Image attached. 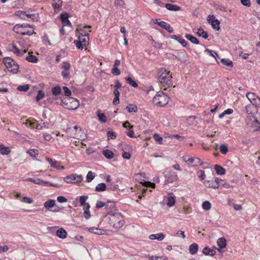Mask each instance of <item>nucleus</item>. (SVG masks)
<instances>
[{
  "label": "nucleus",
  "mask_w": 260,
  "mask_h": 260,
  "mask_svg": "<svg viewBox=\"0 0 260 260\" xmlns=\"http://www.w3.org/2000/svg\"><path fill=\"white\" fill-rule=\"evenodd\" d=\"M106 215L108 223L113 228L119 229L125 224L124 217L117 210L115 202H111L106 205Z\"/></svg>",
  "instance_id": "f257e3e1"
},
{
  "label": "nucleus",
  "mask_w": 260,
  "mask_h": 260,
  "mask_svg": "<svg viewBox=\"0 0 260 260\" xmlns=\"http://www.w3.org/2000/svg\"><path fill=\"white\" fill-rule=\"evenodd\" d=\"M13 30L17 34L22 35L30 36L34 33L33 27L27 23L16 24L14 26Z\"/></svg>",
  "instance_id": "f03ea898"
},
{
  "label": "nucleus",
  "mask_w": 260,
  "mask_h": 260,
  "mask_svg": "<svg viewBox=\"0 0 260 260\" xmlns=\"http://www.w3.org/2000/svg\"><path fill=\"white\" fill-rule=\"evenodd\" d=\"M170 98L162 91H158L153 97V103L158 107H164L169 102Z\"/></svg>",
  "instance_id": "7ed1b4c3"
},
{
  "label": "nucleus",
  "mask_w": 260,
  "mask_h": 260,
  "mask_svg": "<svg viewBox=\"0 0 260 260\" xmlns=\"http://www.w3.org/2000/svg\"><path fill=\"white\" fill-rule=\"evenodd\" d=\"M62 106L69 110L77 109L79 106V102L72 97H66L61 101Z\"/></svg>",
  "instance_id": "20e7f679"
},
{
  "label": "nucleus",
  "mask_w": 260,
  "mask_h": 260,
  "mask_svg": "<svg viewBox=\"0 0 260 260\" xmlns=\"http://www.w3.org/2000/svg\"><path fill=\"white\" fill-rule=\"evenodd\" d=\"M90 28L91 26L89 25L84 26L78 28L77 30L78 31L79 41H80L84 46L88 45L89 41L88 34L86 31V29Z\"/></svg>",
  "instance_id": "39448f33"
},
{
  "label": "nucleus",
  "mask_w": 260,
  "mask_h": 260,
  "mask_svg": "<svg viewBox=\"0 0 260 260\" xmlns=\"http://www.w3.org/2000/svg\"><path fill=\"white\" fill-rule=\"evenodd\" d=\"M3 62L8 70L13 73L16 74L19 70V66L17 62L10 57H6L3 59Z\"/></svg>",
  "instance_id": "423d86ee"
},
{
  "label": "nucleus",
  "mask_w": 260,
  "mask_h": 260,
  "mask_svg": "<svg viewBox=\"0 0 260 260\" xmlns=\"http://www.w3.org/2000/svg\"><path fill=\"white\" fill-rule=\"evenodd\" d=\"M19 45L22 48L21 50L19 49L16 45H11V51L14 52L17 56H21L25 53L28 48V45L24 40L20 39L18 42Z\"/></svg>",
  "instance_id": "0eeeda50"
},
{
  "label": "nucleus",
  "mask_w": 260,
  "mask_h": 260,
  "mask_svg": "<svg viewBox=\"0 0 260 260\" xmlns=\"http://www.w3.org/2000/svg\"><path fill=\"white\" fill-rule=\"evenodd\" d=\"M182 159L188 165H192L193 167L201 166L204 165L203 161L200 158L189 155H183Z\"/></svg>",
  "instance_id": "6e6552de"
},
{
  "label": "nucleus",
  "mask_w": 260,
  "mask_h": 260,
  "mask_svg": "<svg viewBox=\"0 0 260 260\" xmlns=\"http://www.w3.org/2000/svg\"><path fill=\"white\" fill-rule=\"evenodd\" d=\"M159 81H170L172 79V76L170 72L164 68L160 69L157 74Z\"/></svg>",
  "instance_id": "1a4fd4ad"
},
{
  "label": "nucleus",
  "mask_w": 260,
  "mask_h": 260,
  "mask_svg": "<svg viewBox=\"0 0 260 260\" xmlns=\"http://www.w3.org/2000/svg\"><path fill=\"white\" fill-rule=\"evenodd\" d=\"M222 181L219 178L215 177L214 179L211 180H206L203 182L205 186L214 189H217L219 186L220 181Z\"/></svg>",
  "instance_id": "9d476101"
},
{
  "label": "nucleus",
  "mask_w": 260,
  "mask_h": 260,
  "mask_svg": "<svg viewBox=\"0 0 260 260\" xmlns=\"http://www.w3.org/2000/svg\"><path fill=\"white\" fill-rule=\"evenodd\" d=\"M83 178L81 175L73 174L64 178V180L68 183H77L81 182Z\"/></svg>",
  "instance_id": "9b49d317"
},
{
  "label": "nucleus",
  "mask_w": 260,
  "mask_h": 260,
  "mask_svg": "<svg viewBox=\"0 0 260 260\" xmlns=\"http://www.w3.org/2000/svg\"><path fill=\"white\" fill-rule=\"evenodd\" d=\"M46 160L49 162L52 168L57 170H64V167L61 165L60 161H56L49 157L46 158Z\"/></svg>",
  "instance_id": "f8f14e48"
},
{
  "label": "nucleus",
  "mask_w": 260,
  "mask_h": 260,
  "mask_svg": "<svg viewBox=\"0 0 260 260\" xmlns=\"http://www.w3.org/2000/svg\"><path fill=\"white\" fill-rule=\"evenodd\" d=\"M28 180L29 181L33 182L37 184H41V185H46L48 186H54V187H58L59 186V185L57 184H53V183H50L49 182L44 181L39 178H37V179L29 178Z\"/></svg>",
  "instance_id": "ddd939ff"
},
{
  "label": "nucleus",
  "mask_w": 260,
  "mask_h": 260,
  "mask_svg": "<svg viewBox=\"0 0 260 260\" xmlns=\"http://www.w3.org/2000/svg\"><path fill=\"white\" fill-rule=\"evenodd\" d=\"M207 21L209 23L211 24L213 28L216 29L217 30L220 29V22L219 20L215 19V17L213 15H208L207 17Z\"/></svg>",
  "instance_id": "4468645a"
},
{
  "label": "nucleus",
  "mask_w": 260,
  "mask_h": 260,
  "mask_svg": "<svg viewBox=\"0 0 260 260\" xmlns=\"http://www.w3.org/2000/svg\"><path fill=\"white\" fill-rule=\"evenodd\" d=\"M55 205V201L54 200H49L45 202L44 204V207L50 211L53 212H58L60 210V209L57 207V208H55L54 210H51V209Z\"/></svg>",
  "instance_id": "2eb2a0df"
},
{
  "label": "nucleus",
  "mask_w": 260,
  "mask_h": 260,
  "mask_svg": "<svg viewBox=\"0 0 260 260\" xmlns=\"http://www.w3.org/2000/svg\"><path fill=\"white\" fill-rule=\"evenodd\" d=\"M79 127L76 125L72 127L68 128L67 130V136L69 138L78 139L77 131Z\"/></svg>",
  "instance_id": "dca6fc26"
},
{
  "label": "nucleus",
  "mask_w": 260,
  "mask_h": 260,
  "mask_svg": "<svg viewBox=\"0 0 260 260\" xmlns=\"http://www.w3.org/2000/svg\"><path fill=\"white\" fill-rule=\"evenodd\" d=\"M165 200L167 202V205L168 207H172L175 205L176 202V197L173 193L169 194L165 197Z\"/></svg>",
  "instance_id": "f3484780"
},
{
  "label": "nucleus",
  "mask_w": 260,
  "mask_h": 260,
  "mask_svg": "<svg viewBox=\"0 0 260 260\" xmlns=\"http://www.w3.org/2000/svg\"><path fill=\"white\" fill-rule=\"evenodd\" d=\"M246 97L252 104L254 105H260V103H258L256 100L257 95L255 93L253 92H248L246 94Z\"/></svg>",
  "instance_id": "a211bd4d"
},
{
  "label": "nucleus",
  "mask_w": 260,
  "mask_h": 260,
  "mask_svg": "<svg viewBox=\"0 0 260 260\" xmlns=\"http://www.w3.org/2000/svg\"><path fill=\"white\" fill-rule=\"evenodd\" d=\"M60 17L62 21V25L63 27L66 26H71V23L69 20V15L68 13L61 14Z\"/></svg>",
  "instance_id": "6ab92c4d"
},
{
  "label": "nucleus",
  "mask_w": 260,
  "mask_h": 260,
  "mask_svg": "<svg viewBox=\"0 0 260 260\" xmlns=\"http://www.w3.org/2000/svg\"><path fill=\"white\" fill-rule=\"evenodd\" d=\"M88 231L91 233L99 235H104L106 233V231L105 230L101 229L95 227L88 228Z\"/></svg>",
  "instance_id": "aec40b11"
},
{
  "label": "nucleus",
  "mask_w": 260,
  "mask_h": 260,
  "mask_svg": "<svg viewBox=\"0 0 260 260\" xmlns=\"http://www.w3.org/2000/svg\"><path fill=\"white\" fill-rule=\"evenodd\" d=\"M217 244L219 247V248L217 249V250L219 251L220 249L226 247L227 245L226 240L224 238L221 237L217 240Z\"/></svg>",
  "instance_id": "412c9836"
},
{
  "label": "nucleus",
  "mask_w": 260,
  "mask_h": 260,
  "mask_svg": "<svg viewBox=\"0 0 260 260\" xmlns=\"http://www.w3.org/2000/svg\"><path fill=\"white\" fill-rule=\"evenodd\" d=\"M153 4H154L153 8L156 11H159V7H160V8L165 7L166 4H165L164 3H162L160 0H153Z\"/></svg>",
  "instance_id": "4be33fe9"
},
{
  "label": "nucleus",
  "mask_w": 260,
  "mask_h": 260,
  "mask_svg": "<svg viewBox=\"0 0 260 260\" xmlns=\"http://www.w3.org/2000/svg\"><path fill=\"white\" fill-rule=\"evenodd\" d=\"M37 123V121L35 119L33 118H29L26 120L25 124L28 127L34 128H36Z\"/></svg>",
  "instance_id": "5701e85b"
},
{
  "label": "nucleus",
  "mask_w": 260,
  "mask_h": 260,
  "mask_svg": "<svg viewBox=\"0 0 260 260\" xmlns=\"http://www.w3.org/2000/svg\"><path fill=\"white\" fill-rule=\"evenodd\" d=\"M61 0H53L52 6L54 8L55 12L59 11L62 6Z\"/></svg>",
  "instance_id": "b1692460"
},
{
  "label": "nucleus",
  "mask_w": 260,
  "mask_h": 260,
  "mask_svg": "<svg viewBox=\"0 0 260 260\" xmlns=\"http://www.w3.org/2000/svg\"><path fill=\"white\" fill-rule=\"evenodd\" d=\"M165 236L164 234L161 233L155 234H152L149 236V239L151 240H157L158 241H162L164 238Z\"/></svg>",
  "instance_id": "393cba45"
},
{
  "label": "nucleus",
  "mask_w": 260,
  "mask_h": 260,
  "mask_svg": "<svg viewBox=\"0 0 260 260\" xmlns=\"http://www.w3.org/2000/svg\"><path fill=\"white\" fill-rule=\"evenodd\" d=\"M96 115L99 121L102 123H106L107 121V118L104 113H101L100 110H98L96 112Z\"/></svg>",
  "instance_id": "a878e982"
},
{
  "label": "nucleus",
  "mask_w": 260,
  "mask_h": 260,
  "mask_svg": "<svg viewBox=\"0 0 260 260\" xmlns=\"http://www.w3.org/2000/svg\"><path fill=\"white\" fill-rule=\"evenodd\" d=\"M56 236L61 239H65L67 236V233L63 228H59L56 233Z\"/></svg>",
  "instance_id": "bb28decb"
},
{
  "label": "nucleus",
  "mask_w": 260,
  "mask_h": 260,
  "mask_svg": "<svg viewBox=\"0 0 260 260\" xmlns=\"http://www.w3.org/2000/svg\"><path fill=\"white\" fill-rule=\"evenodd\" d=\"M113 93L115 95V98L113 101V104L115 105H117L119 103V95L120 93L118 89H115L113 91Z\"/></svg>",
  "instance_id": "cd10ccee"
},
{
  "label": "nucleus",
  "mask_w": 260,
  "mask_h": 260,
  "mask_svg": "<svg viewBox=\"0 0 260 260\" xmlns=\"http://www.w3.org/2000/svg\"><path fill=\"white\" fill-rule=\"evenodd\" d=\"M185 37L188 40H189L192 43L194 44H199V41L198 39L191 35V34H186L185 35Z\"/></svg>",
  "instance_id": "c85d7f7f"
},
{
  "label": "nucleus",
  "mask_w": 260,
  "mask_h": 260,
  "mask_svg": "<svg viewBox=\"0 0 260 260\" xmlns=\"http://www.w3.org/2000/svg\"><path fill=\"white\" fill-rule=\"evenodd\" d=\"M165 7L170 11H177L180 10V7L176 5L167 4Z\"/></svg>",
  "instance_id": "c756f323"
},
{
  "label": "nucleus",
  "mask_w": 260,
  "mask_h": 260,
  "mask_svg": "<svg viewBox=\"0 0 260 260\" xmlns=\"http://www.w3.org/2000/svg\"><path fill=\"white\" fill-rule=\"evenodd\" d=\"M198 250V245L196 243L191 244L189 247V251L191 254H195Z\"/></svg>",
  "instance_id": "7c9ffc66"
},
{
  "label": "nucleus",
  "mask_w": 260,
  "mask_h": 260,
  "mask_svg": "<svg viewBox=\"0 0 260 260\" xmlns=\"http://www.w3.org/2000/svg\"><path fill=\"white\" fill-rule=\"evenodd\" d=\"M9 147H5L4 145H0V153L2 155H7L10 152Z\"/></svg>",
  "instance_id": "2f4dec72"
},
{
  "label": "nucleus",
  "mask_w": 260,
  "mask_h": 260,
  "mask_svg": "<svg viewBox=\"0 0 260 260\" xmlns=\"http://www.w3.org/2000/svg\"><path fill=\"white\" fill-rule=\"evenodd\" d=\"M214 169H215L216 173L218 175H222L225 174V169L223 168H222V167H221L218 165H215L214 166Z\"/></svg>",
  "instance_id": "473e14b6"
},
{
  "label": "nucleus",
  "mask_w": 260,
  "mask_h": 260,
  "mask_svg": "<svg viewBox=\"0 0 260 260\" xmlns=\"http://www.w3.org/2000/svg\"><path fill=\"white\" fill-rule=\"evenodd\" d=\"M251 127L253 128V131H257L260 129V122L255 119L251 123Z\"/></svg>",
  "instance_id": "72a5a7b5"
},
{
  "label": "nucleus",
  "mask_w": 260,
  "mask_h": 260,
  "mask_svg": "<svg viewBox=\"0 0 260 260\" xmlns=\"http://www.w3.org/2000/svg\"><path fill=\"white\" fill-rule=\"evenodd\" d=\"M203 253L206 255H210L211 256H213L215 254L216 252L214 250L211 249L208 247H206L203 249Z\"/></svg>",
  "instance_id": "f704fd0d"
},
{
  "label": "nucleus",
  "mask_w": 260,
  "mask_h": 260,
  "mask_svg": "<svg viewBox=\"0 0 260 260\" xmlns=\"http://www.w3.org/2000/svg\"><path fill=\"white\" fill-rule=\"evenodd\" d=\"M128 113L137 112L138 111V107L135 105L129 104L125 108Z\"/></svg>",
  "instance_id": "c9c22d12"
},
{
  "label": "nucleus",
  "mask_w": 260,
  "mask_h": 260,
  "mask_svg": "<svg viewBox=\"0 0 260 260\" xmlns=\"http://www.w3.org/2000/svg\"><path fill=\"white\" fill-rule=\"evenodd\" d=\"M39 14L38 13H32V14H29L27 13L26 12V18L30 19L32 20H38L39 19ZM27 20V19H26Z\"/></svg>",
  "instance_id": "e433bc0d"
},
{
  "label": "nucleus",
  "mask_w": 260,
  "mask_h": 260,
  "mask_svg": "<svg viewBox=\"0 0 260 260\" xmlns=\"http://www.w3.org/2000/svg\"><path fill=\"white\" fill-rule=\"evenodd\" d=\"M106 185L104 183H101L98 184L95 188V190L98 192H101L106 190Z\"/></svg>",
  "instance_id": "4c0bfd02"
},
{
  "label": "nucleus",
  "mask_w": 260,
  "mask_h": 260,
  "mask_svg": "<svg viewBox=\"0 0 260 260\" xmlns=\"http://www.w3.org/2000/svg\"><path fill=\"white\" fill-rule=\"evenodd\" d=\"M103 155L108 159H111L114 157L113 152L109 149H106L103 151Z\"/></svg>",
  "instance_id": "58836bf2"
},
{
  "label": "nucleus",
  "mask_w": 260,
  "mask_h": 260,
  "mask_svg": "<svg viewBox=\"0 0 260 260\" xmlns=\"http://www.w3.org/2000/svg\"><path fill=\"white\" fill-rule=\"evenodd\" d=\"M197 34L198 36H199V37H201L205 39H207L208 37V34L207 33V32L204 31V30L202 28H200L198 29V31L197 32Z\"/></svg>",
  "instance_id": "ea45409f"
},
{
  "label": "nucleus",
  "mask_w": 260,
  "mask_h": 260,
  "mask_svg": "<svg viewBox=\"0 0 260 260\" xmlns=\"http://www.w3.org/2000/svg\"><path fill=\"white\" fill-rule=\"evenodd\" d=\"M25 59L27 61L32 63H36L38 60V58L36 56L31 54H29L28 56H27L25 57Z\"/></svg>",
  "instance_id": "a19ab883"
},
{
  "label": "nucleus",
  "mask_w": 260,
  "mask_h": 260,
  "mask_svg": "<svg viewBox=\"0 0 260 260\" xmlns=\"http://www.w3.org/2000/svg\"><path fill=\"white\" fill-rule=\"evenodd\" d=\"M221 62L224 66H226L230 68H232L233 67V63L232 60L229 59H221Z\"/></svg>",
  "instance_id": "79ce46f5"
},
{
  "label": "nucleus",
  "mask_w": 260,
  "mask_h": 260,
  "mask_svg": "<svg viewBox=\"0 0 260 260\" xmlns=\"http://www.w3.org/2000/svg\"><path fill=\"white\" fill-rule=\"evenodd\" d=\"M220 152L223 154H226L228 152V147L227 145L222 144L220 145L219 148Z\"/></svg>",
  "instance_id": "37998d69"
},
{
  "label": "nucleus",
  "mask_w": 260,
  "mask_h": 260,
  "mask_svg": "<svg viewBox=\"0 0 260 260\" xmlns=\"http://www.w3.org/2000/svg\"><path fill=\"white\" fill-rule=\"evenodd\" d=\"M61 91V89L60 86H56L52 89V94L54 95H59Z\"/></svg>",
  "instance_id": "c03bdc74"
},
{
  "label": "nucleus",
  "mask_w": 260,
  "mask_h": 260,
  "mask_svg": "<svg viewBox=\"0 0 260 260\" xmlns=\"http://www.w3.org/2000/svg\"><path fill=\"white\" fill-rule=\"evenodd\" d=\"M26 11H18L16 12V15L23 20H26Z\"/></svg>",
  "instance_id": "a18cd8bd"
},
{
  "label": "nucleus",
  "mask_w": 260,
  "mask_h": 260,
  "mask_svg": "<svg viewBox=\"0 0 260 260\" xmlns=\"http://www.w3.org/2000/svg\"><path fill=\"white\" fill-rule=\"evenodd\" d=\"M202 207L205 210H209L211 208V204L209 201H205L202 203Z\"/></svg>",
  "instance_id": "49530a36"
},
{
  "label": "nucleus",
  "mask_w": 260,
  "mask_h": 260,
  "mask_svg": "<svg viewBox=\"0 0 260 260\" xmlns=\"http://www.w3.org/2000/svg\"><path fill=\"white\" fill-rule=\"evenodd\" d=\"M233 113V110L232 109H228L224 110L222 113L219 115V118H222L225 115H230Z\"/></svg>",
  "instance_id": "de8ad7c7"
},
{
  "label": "nucleus",
  "mask_w": 260,
  "mask_h": 260,
  "mask_svg": "<svg viewBox=\"0 0 260 260\" xmlns=\"http://www.w3.org/2000/svg\"><path fill=\"white\" fill-rule=\"evenodd\" d=\"M45 96V93L44 92L41 90H39L38 91V93H37V95L36 97V100L38 102L40 100H42V99H43Z\"/></svg>",
  "instance_id": "09e8293b"
},
{
  "label": "nucleus",
  "mask_w": 260,
  "mask_h": 260,
  "mask_svg": "<svg viewBox=\"0 0 260 260\" xmlns=\"http://www.w3.org/2000/svg\"><path fill=\"white\" fill-rule=\"evenodd\" d=\"M107 136L108 140H114L116 138V134L113 131H108Z\"/></svg>",
  "instance_id": "8fccbe9b"
},
{
  "label": "nucleus",
  "mask_w": 260,
  "mask_h": 260,
  "mask_svg": "<svg viewBox=\"0 0 260 260\" xmlns=\"http://www.w3.org/2000/svg\"><path fill=\"white\" fill-rule=\"evenodd\" d=\"M205 51L208 52L210 56L214 57L217 61V58H218V56L216 52L209 49H206Z\"/></svg>",
  "instance_id": "3c124183"
},
{
  "label": "nucleus",
  "mask_w": 260,
  "mask_h": 260,
  "mask_svg": "<svg viewBox=\"0 0 260 260\" xmlns=\"http://www.w3.org/2000/svg\"><path fill=\"white\" fill-rule=\"evenodd\" d=\"M94 178V173L91 171H89L86 176V181L87 182H91Z\"/></svg>",
  "instance_id": "603ef678"
},
{
  "label": "nucleus",
  "mask_w": 260,
  "mask_h": 260,
  "mask_svg": "<svg viewBox=\"0 0 260 260\" xmlns=\"http://www.w3.org/2000/svg\"><path fill=\"white\" fill-rule=\"evenodd\" d=\"M27 153L31 156L36 157L38 155V150L35 149H32L27 151Z\"/></svg>",
  "instance_id": "864d4df0"
},
{
  "label": "nucleus",
  "mask_w": 260,
  "mask_h": 260,
  "mask_svg": "<svg viewBox=\"0 0 260 260\" xmlns=\"http://www.w3.org/2000/svg\"><path fill=\"white\" fill-rule=\"evenodd\" d=\"M161 84L160 88H162L164 87V90H166L167 88L173 86L172 82H160Z\"/></svg>",
  "instance_id": "5fc2aeb1"
},
{
  "label": "nucleus",
  "mask_w": 260,
  "mask_h": 260,
  "mask_svg": "<svg viewBox=\"0 0 260 260\" xmlns=\"http://www.w3.org/2000/svg\"><path fill=\"white\" fill-rule=\"evenodd\" d=\"M29 86L28 84L24 85H20L18 87L17 89L21 91H26L29 89Z\"/></svg>",
  "instance_id": "6e6d98bb"
},
{
  "label": "nucleus",
  "mask_w": 260,
  "mask_h": 260,
  "mask_svg": "<svg viewBox=\"0 0 260 260\" xmlns=\"http://www.w3.org/2000/svg\"><path fill=\"white\" fill-rule=\"evenodd\" d=\"M199 178L201 181L204 180L206 178V174L204 171L200 170L198 172Z\"/></svg>",
  "instance_id": "4d7b16f0"
},
{
  "label": "nucleus",
  "mask_w": 260,
  "mask_h": 260,
  "mask_svg": "<svg viewBox=\"0 0 260 260\" xmlns=\"http://www.w3.org/2000/svg\"><path fill=\"white\" fill-rule=\"evenodd\" d=\"M112 202H108L107 204H106L105 203L102 202V201H98L96 204V207L97 208H101L104 206H105L106 207V205L110 203H111Z\"/></svg>",
  "instance_id": "13d9d810"
},
{
  "label": "nucleus",
  "mask_w": 260,
  "mask_h": 260,
  "mask_svg": "<svg viewBox=\"0 0 260 260\" xmlns=\"http://www.w3.org/2000/svg\"><path fill=\"white\" fill-rule=\"evenodd\" d=\"M62 89L64 95L67 96V97H70V96L71 95V91L69 88L66 86H63Z\"/></svg>",
  "instance_id": "bf43d9fd"
},
{
  "label": "nucleus",
  "mask_w": 260,
  "mask_h": 260,
  "mask_svg": "<svg viewBox=\"0 0 260 260\" xmlns=\"http://www.w3.org/2000/svg\"><path fill=\"white\" fill-rule=\"evenodd\" d=\"M87 199H88V197L87 196H82L80 197V203L81 206H82L83 205L87 203H86V201Z\"/></svg>",
  "instance_id": "052dcab7"
},
{
  "label": "nucleus",
  "mask_w": 260,
  "mask_h": 260,
  "mask_svg": "<svg viewBox=\"0 0 260 260\" xmlns=\"http://www.w3.org/2000/svg\"><path fill=\"white\" fill-rule=\"evenodd\" d=\"M74 43L76 45V47L79 49L82 50L84 46L83 44L79 40H75L74 41Z\"/></svg>",
  "instance_id": "680f3d73"
},
{
  "label": "nucleus",
  "mask_w": 260,
  "mask_h": 260,
  "mask_svg": "<svg viewBox=\"0 0 260 260\" xmlns=\"http://www.w3.org/2000/svg\"><path fill=\"white\" fill-rule=\"evenodd\" d=\"M21 201L24 203L31 204L32 203L33 201L31 199L28 197H23L21 199Z\"/></svg>",
  "instance_id": "e2e57ef3"
},
{
  "label": "nucleus",
  "mask_w": 260,
  "mask_h": 260,
  "mask_svg": "<svg viewBox=\"0 0 260 260\" xmlns=\"http://www.w3.org/2000/svg\"><path fill=\"white\" fill-rule=\"evenodd\" d=\"M153 138L155 139V140L158 142L159 144H162L163 139L161 137H160V136L158 134H154Z\"/></svg>",
  "instance_id": "0e129e2a"
},
{
  "label": "nucleus",
  "mask_w": 260,
  "mask_h": 260,
  "mask_svg": "<svg viewBox=\"0 0 260 260\" xmlns=\"http://www.w3.org/2000/svg\"><path fill=\"white\" fill-rule=\"evenodd\" d=\"M111 73L114 75H118L120 74V72L117 67H113V68L111 70Z\"/></svg>",
  "instance_id": "69168bd1"
},
{
  "label": "nucleus",
  "mask_w": 260,
  "mask_h": 260,
  "mask_svg": "<svg viewBox=\"0 0 260 260\" xmlns=\"http://www.w3.org/2000/svg\"><path fill=\"white\" fill-rule=\"evenodd\" d=\"M126 134L130 138H135V137H136L135 136V133H134V131L133 130V128H132V129L129 128V129L126 133Z\"/></svg>",
  "instance_id": "338daca9"
},
{
  "label": "nucleus",
  "mask_w": 260,
  "mask_h": 260,
  "mask_svg": "<svg viewBox=\"0 0 260 260\" xmlns=\"http://www.w3.org/2000/svg\"><path fill=\"white\" fill-rule=\"evenodd\" d=\"M57 200L59 203H65L68 201L67 199L63 196H58L57 198Z\"/></svg>",
  "instance_id": "774afa93"
}]
</instances>
